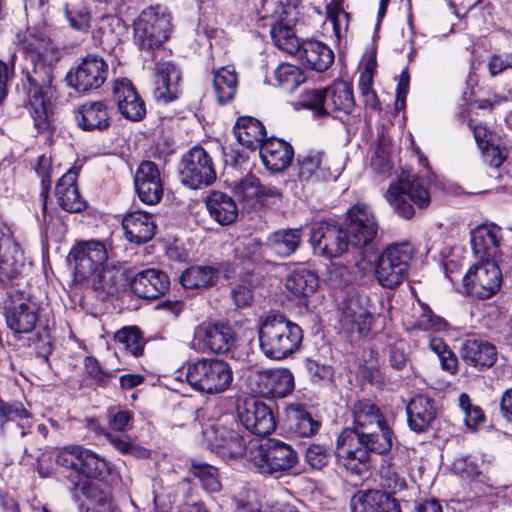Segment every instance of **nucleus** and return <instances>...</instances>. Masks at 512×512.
<instances>
[{
    "label": "nucleus",
    "instance_id": "obj_13",
    "mask_svg": "<svg viewBox=\"0 0 512 512\" xmlns=\"http://www.w3.org/2000/svg\"><path fill=\"white\" fill-rule=\"evenodd\" d=\"M180 176L182 183L193 189L212 184L216 172L210 155L200 146L193 147L182 157Z\"/></svg>",
    "mask_w": 512,
    "mask_h": 512
},
{
    "label": "nucleus",
    "instance_id": "obj_24",
    "mask_svg": "<svg viewBox=\"0 0 512 512\" xmlns=\"http://www.w3.org/2000/svg\"><path fill=\"white\" fill-rule=\"evenodd\" d=\"M362 297H353L343 303L340 324L344 331L353 335L365 336L369 333L373 315L364 306Z\"/></svg>",
    "mask_w": 512,
    "mask_h": 512
},
{
    "label": "nucleus",
    "instance_id": "obj_17",
    "mask_svg": "<svg viewBox=\"0 0 512 512\" xmlns=\"http://www.w3.org/2000/svg\"><path fill=\"white\" fill-rule=\"evenodd\" d=\"M298 178L302 183L317 184L336 180L338 170H332L330 161L321 151H310L297 157Z\"/></svg>",
    "mask_w": 512,
    "mask_h": 512
},
{
    "label": "nucleus",
    "instance_id": "obj_7",
    "mask_svg": "<svg viewBox=\"0 0 512 512\" xmlns=\"http://www.w3.org/2000/svg\"><path fill=\"white\" fill-rule=\"evenodd\" d=\"M385 198L394 211L405 219L414 216L413 204L424 208L430 202V195L423 179L416 176L406 180L400 179L397 183L391 184Z\"/></svg>",
    "mask_w": 512,
    "mask_h": 512
},
{
    "label": "nucleus",
    "instance_id": "obj_14",
    "mask_svg": "<svg viewBox=\"0 0 512 512\" xmlns=\"http://www.w3.org/2000/svg\"><path fill=\"white\" fill-rule=\"evenodd\" d=\"M378 231V223L371 208L357 203L348 211L347 233L353 247L362 248L372 243Z\"/></svg>",
    "mask_w": 512,
    "mask_h": 512
},
{
    "label": "nucleus",
    "instance_id": "obj_25",
    "mask_svg": "<svg viewBox=\"0 0 512 512\" xmlns=\"http://www.w3.org/2000/svg\"><path fill=\"white\" fill-rule=\"evenodd\" d=\"M194 338L215 354L229 352L236 341L233 328L226 324L200 325L195 330Z\"/></svg>",
    "mask_w": 512,
    "mask_h": 512
},
{
    "label": "nucleus",
    "instance_id": "obj_19",
    "mask_svg": "<svg viewBox=\"0 0 512 512\" xmlns=\"http://www.w3.org/2000/svg\"><path fill=\"white\" fill-rule=\"evenodd\" d=\"M237 417L248 431L258 436H267L276 428L272 410L256 400L246 401L243 406H239Z\"/></svg>",
    "mask_w": 512,
    "mask_h": 512
},
{
    "label": "nucleus",
    "instance_id": "obj_15",
    "mask_svg": "<svg viewBox=\"0 0 512 512\" xmlns=\"http://www.w3.org/2000/svg\"><path fill=\"white\" fill-rule=\"evenodd\" d=\"M24 266L23 251L10 227L0 220V283L16 279Z\"/></svg>",
    "mask_w": 512,
    "mask_h": 512
},
{
    "label": "nucleus",
    "instance_id": "obj_53",
    "mask_svg": "<svg viewBox=\"0 0 512 512\" xmlns=\"http://www.w3.org/2000/svg\"><path fill=\"white\" fill-rule=\"evenodd\" d=\"M302 107L310 109L317 117L327 116L325 89H311L305 91L300 98Z\"/></svg>",
    "mask_w": 512,
    "mask_h": 512
},
{
    "label": "nucleus",
    "instance_id": "obj_37",
    "mask_svg": "<svg viewBox=\"0 0 512 512\" xmlns=\"http://www.w3.org/2000/svg\"><path fill=\"white\" fill-rule=\"evenodd\" d=\"M296 55L305 59L307 64L318 72L327 70L334 61L333 51L324 43L315 40L303 42Z\"/></svg>",
    "mask_w": 512,
    "mask_h": 512
},
{
    "label": "nucleus",
    "instance_id": "obj_10",
    "mask_svg": "<svg viewBox=\"0 0 512 512\" xmlns=\"http://www.w3.org/2000/svg\"><path fill=\"white\" fill-rule=\"evenodd\" d=\"M239 424L231 419L230 423L223 419L203 430V437L213 451L223 458L236 459L246 452V442L238 431Z\"/></svg>",
    "mask_w": 512,
    "mask_h": 512
},
{
    "label": "nucleus",
    "instance_id": "obj_33",
    "mask_svg": "<svg viewBox=\"0 0 512 512\" xmlns=\"http://www.w3.org/2000/svg\"><path fill=\"white\" fill-rule=\"evenodd\" d=\"M259 151L263 164L272 172H280L286 169L291 164L294 156L292 146L277 138L267 139Z\"/></svg>",
    "mask_w": 512,
    "mask_h": 512
},
{
    "label": "nucleus",
    "instance_id": "obj_39",
    "mask_svg": "<svg viewBox=\"0 0 512 512\" xmlns=\"http://www.w3.org/2000/svg\"><path fill=\"white\" fill-rule=\"evenodd\" d=\"M327 116L332 112L345 115L352 113L355 107L352 87L347 82H338L325 88Z\"/></svg>",
    "mask_w": 512,
    "mask_h": 512
},
{
    "label": "nucleus",
    "instance_id": "obj_64",
    "mask_svg": "<svg viewBox=\"0 0 512 512\" xmlns=\"http://www.w3.org/2000/svg\"><path fill=\"white\" fill-rule=\"evenodd\" d=\"M231 298L237 308H246L253 301V292L250 287L238 284L231 289Z\"/></svg>",
    "mask_w": 512,
    "mask_h": 512
},
{
    "label": "nucleus",
    "instance_id": "obj_3",
    "mask_svg": "<svg viewBox=\"0 0 512 512\" xmlns=\"http://www.w3.org/2000/svg\"><path fill=\"white\" fill-rule=\"evenodd\" d=\"M33 49L35 55L32 56V67L26 70L24 88L28 95L34 126L38 131H45L49 128L47 103L54 78L53 66L51 62H45L41 46Z\"/></svg>",
    "mask_w": 512,
    "mask_h": 512
},
{
    "label": "nucleus",
    "instance_id": "obj_62",
    "mask_svg": "<svg viewBox=\"0 0 512 512\" xmlns=\"http://www.w3.org/2000/svg\"><path fill=\"white\" fill-rule=\"evenodd\" d=\"M258 189L259 179L253 174L246 175L235 185L234 188L235 193L243 199L256 197Z\"/></svg>",
    "mask_w": 512,
    "mask_h": 512
},
{
    "label": "nucleus",
    "instance_id": "obj_34",
    "mask_svg": "<svg viewBox=\"0 0 512 512\" xmlns=\"http://www.w3.org/2000/svg\"><path fill=\"white\" fill-rule=\"evenodd\" d=\"M78 126L85 131L105 130L110 125V114L103 101L84 103L76 112Z\"/></svg>",
    "mask_w": 512,
    "mask_h": 512
},
{
    "label": "nucleus",
    "instance_id": "obj_22",
    "mask_svg": "<svg viewBox=\"0 0 512 512\" xmlns=\"http://www.w3.org/2000/svg\"><path fill=\"white\" fill-rule=\"evenodd\" d=\"M33 427L32 415L20 402L0 399V431L12 437H25Z\"/></svg>",
    "mask_w": 512,
    "mask_h": 512
},
{
    "label": "nucleus",
    "instance_id": "obj_27",
    "mask_svg": "<svg viewBox=\"0 0 512 512\" xmlns=\"http://www.w3.org/2000/svg\"><path fill=\"white\" fill-rule=\"evenodd\" d=\"M113 95L119 112L131 121H139L146 114L144 101L135 91L127 78L116 80L113 85Z\"/></svg>",
    "mask_w": 512,
    "mask_h": 512
},
{
    "label": "nucleus",
    "instance_id": "obj_46",
    "mask_svg": "<svg viewBox=\"0 0 512 512\" xmlns=\"http://www.w3.org/2000/svg\"><path fill=\"white\" fill-rule=\"evenodd\" d=\"M507 158L503 141L491 133L482 135V166L502 167Z\"/></svg>",
    "mask_w": 512,
    "mask_h": 512
},
{
    "label": "nucleus",
    "instance_id": "obj_40",
    "mask_svg": "<svg viewBox=\"0 0 512 512\" xmlns=\"http://www.w3.org/2000/svg\"><path fill=\"white\" fill-rule=\"evenodd\" d=\"M302 242V230L282 229L271 233L267 246L279 257L286 258L296 252Z\"/></svg>",
    "mask_w": 512,
    "mask_h": 512
},
{
    "label": "nucleus",
    "instance_id": "obj_48",
    "mask_svg": "<svg viewBox=\"0 0 512 512\" xmlns=\"http://www.w3.org/2000/svg\"><path fill=\"white\" fill-rule=\"evenodd\" d=\"M391 146L390 137L380 132L370 158V167L375 173L386 174L392 169Z\"/></svg>",
    "mask_w": 512,
    "mask_h": 512
},
{
    "label": "nucleus",
    "instance_id": "obj_42",
    "mask_svg": "<svg viewBox=\"0 0 512 512\" xmlns=\"http://www.w3.org/2000/svg\"><path fill=\"white\" fill-rule=\"evenodd\" d=\"M213 88L219 103L225 104L233 100L238 88V77L234 68L227 66L213 71Z\"/></svg>",
    "mask_w": 512,
    "mask_h": 512
},
{
    "label": "nucleus",
    "instance_id": "obj_60",
    "mask_svg": "<svg viewBox=\"0 0 512 512\" xmlns=\"http://www.w3.org/2000/svg\"><path fill=\"white\" fill-rule=\"evenodd\" d=\"M84 448L81 445H68L60 448L55 456L56 464L65 469L73 467V460H79V457L83 456Z\"/></svg>",
    "mask_w": 512,
    "mask_h": 512
},
{
    "label": "nucleus",
    "instance_id": "obj_28",
    "mask_svg": "<svg viewBox=\"0 0 512 512\" xmlns=\"http://www.w3.org/2000/svg\"><path fill=\"white\" fill-rule=\"evenodd\" d=\"M77 177L78 172L70 169L58 180L55 188L59 206L69 213H79L87 207V202L78 190Z\"/></svg>",
    "mask_w": 512,
    "mask_h": 512
},
{
    "label": "nucleus",
    "instance_id": "obj_44",
    "mask_svg": "<svg viewBox=\"0 0 512 512\" xmlns=\"http://www.w3.org/2000/svg\"><path fill=\"white\" fill-rule=\"evenodd\" d=\"M502 228L490 221L482 222V266L485 260H499L502 256Z\"/></svg>",
    "mask_w": 512,
    "mask_h": 512
},
{
    "label": "nucleus",
    "instance_id": "obj_54",
    "mask_svg": "<svg viewBox=\"0 0 512 512\" xmlns=\"http://www.w3.org/2000/svg\"><path fill=\"white\" fill-rule=\"evenodd\" d=\"M480 269V262H475L471 265L461 279V283L458 286V291L463 296H471L475 298L478 295V286L480 279L478 272Z\"/></svg>",
    "mask_w": 512,
    "mask_h": 512
},
{
    "label": "nucleus",
    "instance_id": "obj_21",
    "mask_svg": "<svg viewBox=\"0 0 512 512\" xmlns=\"http://www.w3.org/2000/svg\"><path fill=\"white\" fill-rule=\"evenodd\" d=\"M134 185L139 199L147 205L158 204L163 197V183L158 166L152 161H143L134 176Z\"/></svg>",
    "mask_w": 512,
    "mask_h": 512
},
{
    "label": "nucleus",
    "instance_id": "obj_47",
    "mask_svg": "<svg viewBox=\"0 0 512 512\" xmlns=\"http://www.w3.org/2000/svg\"><path fill=\"white\" fill-rule=\"evenodd\" d=\"M190 472L201 483L202 488L208 493H217L222 486L219 480L218 469L204 461L191 459Z\"/></svg>",
    "mask_w": 512,
    "mask_h": 512
},
{
    "label": "nucleus",
    "instance_id": "obj_12",
    "mask_svg": "<svg viewBox=\"0 0 512 512\" xmlns=\"http://www.w3.org/2000/svg\"><path fill=\"white\" fill-rule=\"evenodd\" d=\"M108 76V64L96 54H88L70 69L67 84L77 92L85 93L99 89Z\"/></svg>",
    "mask_w": 512,
    "mask_h": 512
},
{
    "label": "nucleus",
    "instance_id": "obj_16",
    "mask_svg": "<svg viewBox=\"0 0 512 512\" xmlns=\"http://www.w3.org/2000/svg\"><path fill=\"white\" fill-rule=\"evenodd\" d=\"M311 240L319 253L327 258L340 257L351 245L347 231L341 226L329 222H321L315 227Z\"/></svg>",
    "mask_w": 512,
    "mask_h": 512
},
{
    "label": "nucleus",
    "instance_id": "obj_11",
    "mask_svg": "<svg viewBox=\"0 0 512 512\" xmlns=\"http://www.w3.org/2000/svg\"><path fill=\"white\" fill-rule=\"evenodd\" d=\"M38 311L39 307L29 293L15 290L5 303L7 326L15 333H30L38 322Z\"/></svg>",
    "mask_w": 512,
    "mask_h": 512
},
{
    "label": "nucleus",
    "instance_id": "obj_4",
    "mask_svg": "<svg viewBox=\"0 0 512 512\" xmlns=\"http://www.w3.org/2000/svg\"><path fill=\"white\" fill-rule=\"evenodd\" d=\"M186 379L197 391L218 394L229 388L233 380V372L229 364L223 360L202 358L187 364Z\"/></svg>",
    "mask_w": 512,
    "mask_h": 512
},
{
    "label": "nucleus",
    "instance_id": "obj_56",
    "mask_svg": "<svg viewBox=\"0 0 512 512\" xmlns=\"http://www.w3.org/2000/svg\"><path fill=\"white\" fill-rule=\"evenodd\" d=\"M461 356L463 360L476 367L480 360V338L477 334L472 333L466 336L462 343Z\"/></svg>",
    "mask_w": 512,
    "mask_h": 512
},
{
    "label": "nucleus",
    "instance_id": "obj_57",
    "mask_svg": "<svg viewBox=\"0 0 512 512\" xmlns=\"http://www.w3.org/2000/svg\"><path fill=\"white\" fill-rule=\"evenodd\" d=\"M329 452L327 448L319 444H311L305 453L307 464L313 469H322L329 462Z\"/></svg>",
    "mask_w": 512,
    "mask_h": 512
},
{
    "label": "nucleus",
    "instance_id": "obj_63",
    "mask_svg": "<svg viewBox=\"0 0 512 512\" xmlns=\"http://www.w3.org/2000/svg\"><path fill=\"white\" fill-rule=\"evenodd\" d=\"M108 417L112 430L126 431L132 427L133 414L128 410H110Z\"/></svg>",
    "mask_w": 512,
    "mask_h": 512
},
{
    "label": "nucleus",
    "instance_id": "obj_59",
    "mask_svg": "<svg viewBox=\"0 0 512 512\" xmlns=\"http://www.w3.org/2000/svg\"><path fill=\"white\" fill-rule=\"evenodd\" d=\"M452 470L461 477L474 479L479 475L477 459L471 456L459 457L454 460Z\"/></svg>",
    "mask_w": 512,
    "mask_h": 512
},
{
    "label": "nucleus",
    "instance_id": "obj_50",
    "mask_svg": "<svg viewBox=\"0 0 512 512\" xmlns=\"http://www.w3.org/2000/svg\"><path fill=\"white\" fill-rule=\"evenodd\" d=\"M270 34L275 46L280 50L293 55L299 53L302 43L299 42L289 25L283 22H275L271 26Z\"/></svg>",
    "mask_w": 512,
    "mask_h": 512
},
{
    "label": "nucleus",
    "instance_id": "obj_49",
    "mask_svg": "<svg viewBox=\"0 0 512 512\" xmlns=\"http://www.w3.org/2000/svg\"><path fill=\"white\" fill-rule=\"evenodd\" d=\"M115 342L121 349L138 358L144 353L145 340L142 332L135 326L124 327L114 335Z\"/></svg>",
    "mask_w": 512,
    "mask_h": 512
},
{
    "label": "nucleus",
    "instance_id": "obj_1",
    "mask_svg": "<svg viewBox=\"0 0 512 512\" xmlns=\"http://www.w3.org/2000/svg\"><path fill=\"white\" fill-rule=\"evenodd\" d=\"M353 426L346 427L339 436L365 442L374 453H388L393 445V433L386 423L380 408L370 399L357 400L352 408Z\"/></svg>",
    "mask_w": 512,
    "mask_h": 512
},
{
    "label": "nucleus",
    "instance_id": "obj_9",
    "mask_svg": "<svg viewBox=\"0 0 512 512\" xmlns=\"http://www.w3.org/2000/svg\"><path fill=\"white\" fill-rule=\"evenodd\" d=\"M109 251L106 245L98 240L82 241L70 250L67 262L73 270L74 282L85 284L93 273L106 264Z\"/></svg>",
    "mask_w": 512,
    "mask_h": 512
},
{
    "label": "nucleus",
    "instance_id": "obj_61",
    "mask_svg": "<svg viewBox=\"0 0 512 512\" xmlns=\"http://www.w3.org/2000/svg\"><path fill=\"white\" fill-rule=\"evenodd\" d=\"M235 252L242 260L258 262L263 259V245L257 239H249L243 244V247L236 248Z\"/></svg>",
    "mask_w": 512,
    "mask_h": 512
},
{
    "label": "nucleus",
    "instance_id": "obj_55",
    "mask_svg": "<svg viewBox=\"0 0 512 512\" xmlns=\"http://www.w3.org/2000/svg\"><path fill=\"white\" fill-rule=\"evenodd\" d=\"M85 369L88 375L101 387L108 386L112 379L116 377V371H104L99 362L93 357L85 359Z\"/></svg>",
    "mask_w": 512,
    "mask_h": 512
},
{
    "label": "nucleus",
    "instance_id": "obj_6",
    "mask_svg": "<svg viewBox=\"0 0 512 512\" xmlns=\"http://www.w3.org/2000/svg\"><path fill=\"white\" fill-rule=\"evenodd\" d=\"M414 248L408 241L390 244L379 256L375 275L379 284L393 289L408 276Z\"/></svg>",
    "mask_w": 512,
    "mask_h": 512
},
{
    "label": "nucleus",
    "instance_id": "obj_38",
    "mask_svg": "<svg viewBox=\"0 0 512 512\" xmlns=\"http://www.w3.org/2000/svg\"><path fill=\"white\" fill-rule=\"evenodd\" d=\"M124 273L120 268L107 263L93 273L91 279L82 286L113 295L124 283Z\"/></svg>",
    "mask_w": 512,
    "mask_h": 512
},
{
    "label": "nucleus",
    "instance_id": "obj_58",
    "mask_svg": "<svg viewBox=\"0 0 512 512\" xmlns=\"http://www.w3.org/2000/svg\"><path fill=\"white\" fill-rule=\"evenodd\" d=\"M29 346L33 347L38 357H42L48 362V357L52 352L50 333L47 329L38 331L34 337L29 338Z\"/></svg>",
    "mask_w": 512,
    "mask_h": 512
},
{
    "label": "nucleus",
    "instance_id": "obj_5",
    "mask_svg": "<svg viewBox=\"0 0 512 512\" xmlns=\"http://www.w3.org/2000/svg\"><path fill=\"white\" fill-rule=\"evenodd\" d=\"M247 457L264 475L287 471L294 467L298 459L297 452L290 445L272 438L264 443L252 444Z\"/></svg>",
    "mask_w": 512,
    "mask_h": 512
},
{
    "label": "nucleus",
    "instance_id": "obj_43",
    "mask_svg": "<svg viewBox=\"0 0 512 512\" xmlns=\"http://www.w3.org/2000/svg\"><path fill=\"white\" fill-rule=\"evenodd\" d=\"M285 287L295 296L307 297L316 291L318 277L306 268H297L287 275Z\"/></svg>",
    "mask_w": 512,
    "mask_h": 512
},
{
    "label": "nucleus",
    "instance_id": "obj_8",
    "mask_svg": "<svg viewBox=\"0 0 512 512\" xmlns=\"http://www.w3.org/2000/svg\"><path fill=\"white\" fill-rule=\"evenodd\" d=\"M170 31L171 16L159 6L144 9L134 23L135 38L143 50L160 47Z\"/></svg>",
    "mask_w": 512,
    "mask_h": 512
},
{
    "label": "nucleus",
    "instance_id": "obj_26",
    "mask_svg": "<svg viewBox=\"0 0 512 512\" xmlns=\"http://www.w3.org/2000/svg\"><path fill=\"white\" fill-rule=\"evenodd\" d=\"M168 275L158 269L138 272L130 281L131 291L143 299H157L169 289Z\"/></svg>",
    "mask_w": 512,
    "mask_h": 512
},
{
    "label": "nucleus",
    "instance_id": "obj_36",
    "mask_svg": "<svg viewBox=\"0 0 512 512\" xmlns=\"http://www.w3.org/2000/svg\"><path fill=\"white\" fill-rule=\"evenodd\" d=\"M209 215L220 225L227 226L238 217V206L234 199L221 191H212L206 199Z\"/></svg>",
    "mask_w": 512,
    "mask_h": 512
},
{
    "label": "nucleus",
    "instance_id": "obj_35",
    "mask_svg": "<svg viewBox=\"0 0 512 512\" xmlns=\"http://www.w3.org/2000/svg\"><path fill=\"white\" fill-rule=\"evenodd\" d=\"M234 135L238 142L251 150L261 149L267 140L263 124L250 116L239 117L234 125Z\"/></svg>",
    "mask_w": 512,
    "mask_h": 512
},
{
    "label": "nucleus",
    "instance_id": "obj_2",
    "mask_svg": "<svg viewBox=\"0 0 512 512\" xmlns=\"http://www.w3.org/2000/svg\"><path fill=\"white\" fill-rule=\"evenodd\" d=\"M259 347L263 354L282 360L295 353L303 340L301 327L280 313H270L258 327Z\"/></svg>",
    "mask_w": 512,
    "mask_h": 512
},
{
    "label": "nucleus",
    "instance_id": "obj_51",
    "mask_svg": "<svg viewBox=\"0 0 512 512\" xmlns=\"http://www.w3.org/2000/svg\"><path fill=\"white\" fill-rule=\"evenodd\" d=\"M499 260H485L482 266V299L495 295L502 286Z\"/></svg>",
    "mask_w": 512,
    "mask_h": 512
},
{
    "label": "nucleus",
    "instance_id": "obj_45",
    "mask_svg": "<svg viewBox=\"0 0 512 512\" xmlns=\"http://www.w3.org/2000/svg\"><path fill=\"white\" fill-rule=\"evenodd\" d=\"M320 427V421L314 419L311 413L303 408L291 409L288 414V429L295 437H311Z\"/></svg>",
    "mask_w": 512,
    "mask_h": 512
},
{
    "label": "nucleus",
    "instance_id": "obj_29",
    "mask_svg": "<svg viewBox=\"0 0 512 512\" xmlns=\"http://www.w3.org/2000/svg\"><path fill=\"white\" fill-rule=\"evenodd\" d=\"M154 96L164 103L173 101L179 92L180 71L176 65L169 61H161L155 67Z\"/></svg>",
    "mask_w": 512,
    "mask_h": 512
},
{
    "label": "nucleus",
    "instance_id": "obj_30",
    "mask_svg": "<svg viewBox=\"0 0 512 512\" xmlns=\"http://www.w3.org/2000/svg\"><path fill=\"white\" fill-rule=\"evenodd\" d=\"M352 512H401L396 499L378 490L359 491L351 499Z\"/></svg>",
    "mask_w": 512,
    "mask_h": 512
},
{
    "label": "nucleus",
    "instance_id": "obj_52",
    "mask_svg": "<svg viewBox=\"0 0 512 512\" xmlns=\"http://www.w3.org/2000/svg\"><path fill=\"white\" fill-rule=\"evenodd\" d=\"M277 85L287 92H293L306 77L303 71L292 64L282 63L274 71Z\"/></svg>",
    "mask_w": 512,
    "mask_h": 512
},
{
    "label": "nucleus",
    "instance_id": "obj_41",
    "mask_svg": "<svg viewBox=\"0 0 512 512\" xmlns=\"http://www.w3.org/2000/svg\"><path fill=\"white\" fill-rule=\"evenodd\" d=\"M221 271L212 266H192L180 276V283L186 289L207 288L216 285Z\"/></svg>",
    "mask_w": 512,
    "mask_h": 512
},
{
    "label": "nucleus",
    "instance_id": "obj_23",
    "mask_svg": "<svg viewBox=\"0 0 512 512\" xmlns=\"http://www.w3.org/2000/svg\"><path fill=\"white\" fill-rule=\"evenodd\" d=\"M338 456L345 469L353 475L363 476L368 472L370 452H374L365 442L337 438Z\"/></svg>",
    "mask_w": 512,
    "mask_h": 512
},
{
    "label": "nucleus",
    "instance_id": "obj_32",
    "mask_svg": "<svg viewBox=\"0 0 512 512\" xmlns=\"http://www.w3.org/2000/svg\"><path fill=\"white\" fill-rule=\"evenodd\" d=\"M409 427L417 432L428 430L436 419L435 401L425 395H416L406 407Z\"/></svg>",
    "mask_w": 512,
    "mask_h": 512
},
{
    "label": "nucleus",
    "instance_id": "obj_18",
    "mask_svg": "<svg viewBox=\"0 0 512 512\" xmlns=\"http://www.w3.org/2000/svg\"><path fill=\"white\" fill-rule=\"evenodd\" d=\"M82 459V468L80 474H71L68 476L69 482L73 485L72 492L80 491L87 497H92V484L88 479H103L110 474V465L93 451L84 448Z\"/></svg>",
    "mask_w": 512,
    "mask_h": 512
},
{
    "label": "nucleus",
    "instance_id": "obj_31",
    "mask_svg": "<svg viewBox=\"0 0 512 512\" xmlns=\"http://www.w3.org/2000/svg\"><path fill=\"white\" fill-rule=\"evenodd\" d=\"M122 226L126 239L132 243H146L155 235L156 224L153 216L143 211L127 213Z\"/></svg>",
    "mask_w": 512,
    "mask_h": 512
},
{
    "label": "nucleus",
    "instance_id": "obj_20",
    "mask_svg": "<svg viewBox=\"0 0 512 512\" xmlns=\"http://www.w3.org/2000/svg\"><path fill=\"white\" fill-rule=\"evenodd\" d=\"M250 379L253 391L266 397L283 398L294 388V377L288 369L257 371Z\"/></svg>",
    "mask_w": 512,
    "mask_h": 512
}]
</instances>
